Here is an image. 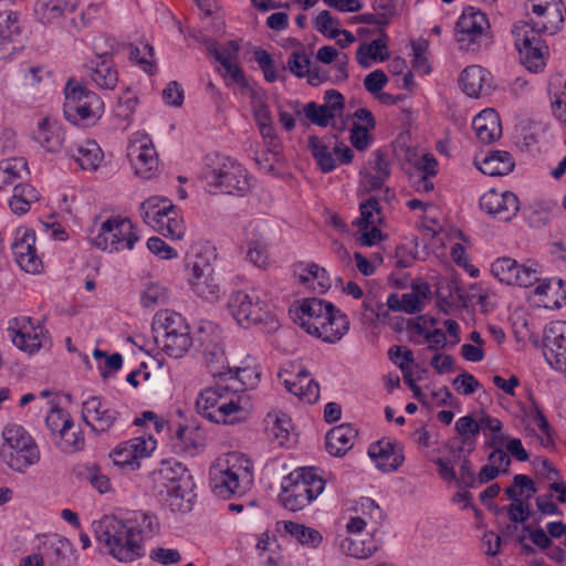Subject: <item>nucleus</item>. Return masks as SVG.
Returning <instances> with one entry per match:
<instances>
[{
  "instance_id": "obj_1",
  "label": "nucleus",
  "mask_w": 566,
  "mask_h": 566,
  "mask_svg": "<svg viewBox=\"0 0 566 566\" xmlns=\"http://www.w3.org/2000/svg\"><path fill=\"white\" fill-rule=\"evenodd\" d=\"M96 541L120 563H129L145 554V539L157 527L156 516L143 511L134 512L127 518L104 515L92 524Z\"/></svg>"
},
{
  "instance_id": "obj_2",
  "label": "nucleus",
  "mask_w": 566,
  "mask_h": 566,
  "mask_svg": "<svg viewBox=\"0 0 566 566\" xmlns=\"http://www.w3.org/2000/svg\"><path fill=\"white\" fill-rule=\"evenodd\" d=\"M293 321L308 335L336 344L349 329V319L332 302L318 297L296 301L290 310Z\"/></svg>"
},
{
  "instance_id": "obj_3",
  "label": "nucleus",
  "mask_w": 566,
  "mask_h": 566,
  "mask_svg": "<svg viewBox=\"0 0 566 566\" xmlns=\"http://www.w3.org/2000/svg\"><path fill=\"white\" fill-rule=\"evenodd\" d=\"M254 484L252 461L238 452L219 457L209 468V485L212 493L223 500L240 497Z\"/></svg>"
},
{
  "instance_id": "obj_4",
  "label": "nucleus",
  "mask_w": 566,
  "mask_h": 566,
  "mask_svg": "<svg viewBox=\"0 0 566 566\" xmlns=\"http://www.w3.org/2000/svg\"><path fill=\"white\" fill-rule=\"evenodd\" d=\"M202 176L211 192L237 197L247 196L253 180L238 159L221 153L206 156Z\"/></svg>"
},
{
  "instance_id": "obj_5",
  "label": "nucleus",
  "mask_w": 566,
  "mask_h": 566,
  "mask_svg": "<svg viewBox=\"0 0 566 566\" xmlns=\"http://www.w3.org/2000/svg\"><path fill=\"white\" fill-rule=\"evenodd\" d=\"M217 259V248L209 241L193 243L185 256L190 290L198 297L208 302L218 301L221 293L214 271Z\"/></svg>"
},
{
  "instance_id": "obj_6",
  "label": "nucleus",
  "mask_w": 566,
  "mask_h": 566,
  "mask_svg": "<svg viewBox=\"0 0 566 566\" xmlns=\"http://www.w3.org/2000/svg\"><path fill=\"white\" fill-rule=\"evenodd\" d=\"M41 459L38 443L18 423H8L1 432L0 461L14 472L23 473Z\"/></svg>"
},
{
  "instance_id": "obj_7",
  "label": "nucleus",
  "mask_w": 566,
  "mask_h": 566,
  "mask_svg": "<svg viewBox=\"0 0 566 566\" xmlns=\"http://www.w3.org/2000/svg\"><path fill=\"white\" fill-rule=\"evenodd\" d=\"M325 484L316 468L294 470L281 482L280 503L291 512L301 511L323 493Z\"/></svg>"
},
{
  "instance_id": "obj_8",
  "label": "nucleus",
  "mask_w": 566,
  "mask_h": 566,
  "mask_svg": "<svg viewBox=\"0 0 566 566\" xmlns=\"http://www.w3.org/2000/svg\"><path fill=\"white\" fill-rule=\"evenodd\" d=\"M242 395L229 386L216 385L202 390L196 401L198 412L214 423L232 424L243 419Z\"/></svg>"
},
{
  "instance_id": "obj_9",
  "label": "nucleus",
  "mask_w": 566,
  "mask_h": 566,
  "mask_svg": "<svg viewBox=\"0 0 566 566\" xmlns=\"http://www.w3.org/2000/svg\"><path fill=\"white\" fill-rule=\"evenodd\" d=\"M105 104L93 91L74 80L64 88L63 113L67 122L80 127L94 126L103 116Z\"/></svg>"
},
{
  "instance_id": "obj_10",
  "label": "nucleus",
  "mask_w": 566,
  "mask_h": 566,
  "mask_svg": "<svg viewBox=\"0 0 566 566\" xmlns=\"http://www.w3.org/2000/svg\"><path fill=\"white\" fill-rule=\"evenodd\" d=\"M139 240L137 226L128 217L116 214L101 222L91 241L104 252L118 253L133 250Z\"/></svg>"
},
{
  "instance_id": "obj_11",
  "label": "nucleus",
  "mask_w": 566,
  "mask_h": 566,
  "mask_svg": "<svg viewBox=\"0 0 566 566\" xmlns=\"http://www.w3.org/2000/svg\"><path fill=\"white\" fill-rule=\"evenodd\" d=\"M8 335L13 346L30 356L52 346L51 335L45 325L30 316H18L9 321Z\"/></svg>"
},
{
  "instance_id": "obj_12",
  "label": "nucleus",
  "mask_w": 566,
  "mask_h": 566,
  "mask_svg": "<svg viewBox=\"0 0 566 566\" xmlns=\"http://www.w3.org/2000/svg\"><path fill=\"white\" fill-rule=\"evenodd\" d=\"M269 295L261 286L249 291H235L228 300V308L235 322L243 328L261 323L268 313Z\"/></svg>"
},
{
  "instance_id": "obj_13",
  "label": "nucleus",
  "mask_w": 566,
  "mask_h": 566,
  "mask_svg": "<svg viewBox=\"0 0 566 566\" xmlns=\"http://www.w3.org/2000/svg\"><path fill=\"white\" fill-rule=\"evenodd\" d=\"M126 157L135 177L150 180L157 175L159 157L151 137L146 132L137 130L129 136Z\"/></svg>"
},
{
  "instance_id": "obj_14",
  "label": "nucleus",
  "mask_w": 566,
  "mask_h": 566,
  "mask_svg": "<svg viewBox=\"0 0 566 566\" xmlns=\"http://www.w3.org/2000/svg\"><path fill=\"white\" fill-rule=\"evenodd\" d=\"M156 449L157 440L153 436H138L117 443L111 450L109 459L120 471H137Z\"/></svg>"
},
{
  "instance_id": "obj_15",
  "label": "nucleus",
  "mask_w": 566,
  "mask_h": 566,
  "mask_svg": "<svg viewBox=\"0 0 566 566\" xmlns=\"http://www.w3.org/2000/svg\"><path fill=\"white\" fill-rule=\"evenodd\" d=\"M270 224L264 219H253L243 230V240L240 244L245 260L259 269H266L270 263Z\"/></svg>"
},
{
  "instance_id": "obj_16",
  "label": "nucleus",
  "mask_w": 566,
  "mask_h": 566,
  "mask_svg": "<svg viewBox=\"0 0 566 566\" xmlns=\"http://www.w3.org/2000/svg\"><path fill=\"white\" fill-rule=\"evenodd\" d=\"M512 32L522 64L531 72L542 71L546 64L548 48L539 38V33L530 30L527 22L515 24Z\"/></svg>"
},
{
  "instance_id": "obj_17",
  "label": "nucleus",
  "mask_w": 566,
  "mask_h": 566,
  "mask_svg": "<svg viewBox=\"0 0 566 566\" xmlns=\"http://www.w3.org/2000/svg\"><path fill=\"white\" fill-rule=\"evenodd\" d=\"M142 217L146 224L156 232L175 239L177 229V211L174 203L165 197L153 196L146 199L140 207Z\"/></svg>"
},
{
  "instance_id": "obj_18",
  "label": "nucleus",
  "mask_w": 566,
  "mask_h": 566,
  "mask_svg": "<svg viewBox=\"0 0 566 566\" xmlns=\"http://www.w3.org/2000/svg\"><path fill=\"white\" fill-rule=\"evenodd\" d=\"M491 272L500 282L520 287L532 286L542 275L537 262L528 260L526 263L520 264L509 256L496 259L491 264Z\"/></svg>"
},
{
  "instance_id": "obj_19",
  "label": "nucleus",
  "mask_w": 566,
  "mask_h": 566,
  "mask_svg": "<svg viewBox=\"0 0 566 566\" xmlns=\"http://www.w3.org/2000/svg\"><path fill=\"white\" fill-rule=\"evenodd\" d=\"M279 381L285 390L300 401L314 403L319 398V385L311 378L310 373L298 364H284L277 374Z\"/></svg>"
},
{
  "instance_id": "obj_20",
  "label": "nucleus",
  "mask_w": 566,
  "mask_h": 566,
  "mask_svg": "<svg viewBox=\"0 0 566 566\" xmlns=\"http://www.w3.org/2000/svg\"><path fill=\"white\" fill-rule=\"evenodd\" d=\"M490 28L485 13L474 7H467L455 23V40L461 50L474 52Z\"/></svg>"
},
{
  "instance_id": "obj_21",
  "label": "nucleus",
  "mask_w": 566,
  "mask_h": 566,
  "mask_svg": "<svg viewBox=\"0 0 566 566\" xmlns=\"http://www.w3.org/2000/svg\"><path fill=\"white\" fill-rule=\"evenodd\" d=\"M35 231L28 227H19L13 231L11 250L21 270L29 274L43 273L45 265L35 247Z\"/></svg>"
},
{
  "instance_id": "obj_22",
  "label": "nucleus",
  "mask_w": 566,
  "mask_h": 566,
  "mask_svg": "<svg viewBox=\"0 0 566 566\" xmlns=\"http://www.w3.org/2000/svg\"><path fill=\"white\" fill-rule=\"evenodd\" d=\"M220 332L217 325L210 321H200L193 326H190L179 315V353L188 352L192 346H197L200 352H206V348L213 347V344H219ZM181 354H179V357Z\"/></svg>"
},
{
  "instance_id": "obj_23",
  "label": "nucleus",
  "mask_w": 566,
  "mask_h": 566,
  "mask_svg": "<svg viewBox=\"0 0 566 566\" xmlns=\"http://www.w3.org/2000/svg\"><path fill=\"white\" fill-rule=\"evenodd\" d=\"M532 1V18L530 30L536 33H557L564 23V15L566 13L565 4L562 0H531Z\"/></svg>"
},
{
  "instance_id": "obj_24",
  "label": "nucleus",
  "mask_w": 566,
  "mask_h": 566,
  "mask_svg": "<svg viewBox=\"0 0 566 566\" xmlns=\"http://www.w3.org/2000/svg\"><path fill=\"white\" fill-rule=\"evenodd\" d=\"M543 355L556 371L566 375V322H551L544 331Z\"/></svg>"
},
{
  "instance_id": "obj_25",
  "label": "nucleus",
  "mask_w": 566,
  "mask_h": 566,
  "mask_svg": "<svg viewBox=\"0 0 566 566\" xmlns=\"http://www.w3.org/2000/svg\"><path fill=\"white\" fill-rule=\"evenodd\" d=\"M524 492L527 499L535 494L534 481L526 474H516L512 485L505 489L506 496L512 501L507 507V516L513 523H524L530 518L528 504L521 497Z\"/></svg>"
},
{
  "instance_id": "obj_26",
  "label": "nucleus",
  "mask_w": 566,
  "mask_h": 566,
  "mask_svg": "<svg viewBox=\"0 0 566 566\" xmlns=\"http://www.w3.org/2000/svg\"><path fill=\"white\" fill-rule=\"evenodd\" d=\"M480 208L500 221H510L520 210V200L512 191L490 189L480 198Z\"/></svg>"
},
{
  "instance_id": "obj_27",
  "label": "nucleus",
  "mask_w": 566,
  "mask_h": 566,
  "mask_svg": "<svg viewBox=\"0 0 566 566\" xmlns=\"http://www.w3.org/2000/svg\"><path fill=\"white\" fill-rule=\"evenodd\" d=\"M153 334L159 350L170 358L177 357V321L174 311L163 310L156 313L153 321Z\"/></svg>"
},
{
  "instance_id": "obj_28",
  "label": "nucleus",
  "mask_w": 566,
  "mask_h": 566,
  "mask_svg": "<svg viewBox=\"0 0 566 566\" xmlns=\"http://www.w3.org/2000/svg\"><path fill=\"white\" fill-rule=\"evenodd\" d=\"M76 167L82 171H97L104 163V151L98 143L91 138L73 142L65 151Z\"/></svg>"
},
{
  "instance_id": "obj_29",
  "label": "nucleus",
  "mask_w": 566,
  "mask_h": 566,
  "mask_svg": "<svg viewBox=\"0 0 566 566\" xmlns=\"http://www.w3.org/2000/svg\"><path fill=\"white\" fill-rule=\"evenodd\" d=\"M82 417L94 431L105 432L116 422L118 411L107 401L92 396L83 401Z\"/></svg>"
},
{
  "instance_id": "obj_30",
  "label": "nucleus",
  "mask_w": 566,
  "mask_h": 566,
  "mask_svg": "<svg viewBox=\"0 0 566 566\" xmlns=\"http://www.w3.org/2000/svg\"><path fill=\"white\" fill-rule=\"evenodd\" d=\"M76 7V0H38L34 12L44 24L66 28Z\"/></svg>"
},
{
  "instance_id": "obj_31",
  "label": "nucleus",
  "mask_w": 566,
  "mask_h": 566,
  "mask_svg": "<svg viewBox=\"0 0 566 566\" xmlns=\"http://www.w3.org/2000/svg\"><path fill=\"white\" fill-rule=\"evenodd\" d=\"M533 304L546 310H557L566 304V284L562 279L551 277L536 281Z\"/></svg>"
},
{
  "instance_id": "obj_32",
  "label": "nucleus",
  "mask_w": 566,
  "mask_h": 566,
  "mask_svg": "<svg viewBox=\"0 0 566 566\" xmlns=\"http://www.w3.org/2000/svg\"><path fill=\"white\" fill-rule=\"evenodd\" d=\"M22 25L19 14L12 10L0 12V60L11 57L19 49Z\"/></svg>"
},
{
  "instance_id": "obj_33",
  "label": "nucleus",
  "mask_w": 566,
  "mask_h": 566,
  "mask_svg": "<svg viewBox=\"0 0 566 566\" xmlns=\"http://www.w3.org/2000/svg\"><path fill=\"white\" fill-rule=\"evenodd\" d=\"M32 137L46 153H57L64 146L65 130L56 118L43 117L36 123Z\"/></svg>"
},
{
  "instance_id": "obj_34",
  "label": "nucleus",
  "mask_w": 566,
  "mask_h": 566,
  "mask_svg": "<svg viewBox=\"0 0 566 566\" xmlns=\"http://www.w3.org/2000/svg\"><path fill=\"white\" fill-rule=\"evenodd\" d=\"M492 74L480 65H469L460 74L459 84L469 97L489 95L492 91Z\"/></svg>"
},
{
  "instance_id": "obj_35",
  "label": "nucleus",
  "mask_w": 566,
  "mask_h": 566,
  "mask_svg": "<svg viewBox=\"0 0 566 566\" xmlns=\"http://www.w3.org/2000/svg\"><path fill=\"white\" fill-rule=\"evenodd\" d=\"M293 272L303 286L315 293L323 294L332 286L328 272L317 263L298 262L294 264Z\"/></svg>"
},
{
  "instance_id": "obj_36",
  "label": "nucleus",
  "mask_w": 566,
  "mask_h": 566,
  "mask_svg": "<svg viewBox=\"0 0 566 566\" xmlns=\"http://www.w3.org/2000/svg\"><path fill=\"white\" fill-rule=\"evenodd\" d=\"M474 164L482 174L489 176L507 175L515 166L512 155L505 150H490L476 156Z\"/></svg>"
},
{
  "instance_id": "obj_37",
  "label": "nucleus",
  "mask_w": 566,
  "mask_h": 566,
  "mask_svg": "<svg viewBox=\"0 0 566 566\" xmlns=\"http://www.w3.org/2000/svg\"><path fill=\"white\" fill-rule=\"evenodd\" d=\"M472 128L476 138L484 144H491L502 135L499 114L492 108H485L474 116Z\"/></svg>"
},
{
  "instance_id": "obj_38",
  "label": "nucleus",
  "mask_w": 566,
  "mask_h": 566,
  "mask_svg": "<svg viewBox=\"0 0 566 566\" xmlns=\"http://www.w3.org/2000/svg\"><path fill=\"white\" fill-rule=\"evenodd\" d=\"M232 373L233 377L227 379L238 384L237 387H230L238 389V394L254 389L261 380V367L256 358L251 355H247L239 366L232 368Z\"/></svg>"
},
{
  "instance_id": "obj_39",
  "label": "nucleus",
  "mask_w": 566,
  "mask_h": 566,
  "mask_svg": "<svg viewBox=\"0 0 566 566\" xmlns=\"http://www.w3.org/2000/svg\"><path fill=\"white\" fill-rule=\"evenodd\" d=\"M357 437V430L348 423L334 427L326 434V450L334 457H343L349 451Z\"/></svg>"
},
{
  "instance_id": "obj_40",
  "label": "nucleus",
  "mask_w": 566,
  "mask_h": 566,
  "mask_svg": "<svg viewBox=\"0 0 566 566\" xmlns=\"http://www.w3.org/2000/svg\"><path fill=\"white\" fill-rule=\"evenodd\" d=\"M279 533L290 535L302 546L317 548L323 541L322 534L312 527L292 521H279L275 524Z\"/></svg>"
},
{
  "instance_id": "obj_41",
  "label": "nucleus",
  "mask_w": 566,
  "mask_h": 566,
  "mask_svg": "<svg viewBox=\"0 0 566 566\" xmlns=\"http://www.w3.org/2000/svg\"><path fill=\"white\" fill-rule=\"evenodd\" d=\"M363 182L369 190H380L390 176V164L385 154L377 150L374 154V160L370 170L360 171Z\"/></svg>"
},
{
  "instance_id": "obj_42",
  "label": "nucleus",
  "mask_w": 566,
  "mask_h": 566,
  "mask_svg": "<svg viewBox=\"0 0 566 566\" xmlns=\"http://www.w3.org/2000/svg\"><path fill=\"white\" fill-rule=\"evenodd\" d=\"M28 171V163L21 157H11L0 160V191L19 185Z\"/></svg>"
},
{
  "instance_id": "obj_43",
  "label": "nucleus",
  "mask_w": 566,
  "mask_h": 566,
  "mask_svg": "<svg viewBox=\"0 0 566 566\" xmlns=\"http://www.w3.org/2000/svg\"><path fill=\"white\" fill-rule=\"evenodd\" d=\"M91 80L102 90H114L118 83V72L112 59L91 61Z\"/></svg>"
},
{
  "instance_id": "obj_44",
  "label": "nucleus",
  "mask_w": 566,
  "mask_h": 566,
  "mask_svg": "<svg viewBox=\"0 0 566 566\" xmlns=\"http://www.w3.org/2000/svg\"><path fill=\"white\" fill-rule=\"evenodd\" d=\"M40 199V192L30 184L15 185L9 198V208L17 216L30 211L31 206Z\"/></svg>"
},
{
  "instance_id": "obj_45",
  "label": "nucleus",
  "mask_w": 566,
  "mask_h": 566,
  "mask_svg": "<svg viewBox=\"0 0 566 566\" xmlns=\"http://www.w3.org/2000/svg\"><path fill=\"white\" fill-rule=\"evenodd\" d=\"M379 548V542L371 535L348 536L340 541V549L355 558H368Z\"/></svg>"
},
{
  "instance_id": "obj_46",
  "label": "nucleus",
  "mask_w": 566,
  "mask_h": 566,
  "mask_svg": "<svg viewBox=\"0 0 566 566\" xmlns=\"http://www.w3.org/2000/svg\"><path fill=\"white\" fill-rule=\"evenodd\" d=\"M205 433L199 427H181L179 424V454L195 457L205 449Z\"/></svg>"
},
{
  "instance_id": "obj_47",
  "label": "nucleus",
  "mask_w": 566,
  "mask_h": 566,
  "mask_svg": "<svg viewBox=\"0 0 566 566\" xmlns=\"http://www.w3.org/2000/svg\"><path fill=\"white\" fill-rule=\"evenodd\" d=\"M202 354L205 355L207 369L213 378L226 379L233 377L232 367L229 366L224 349L220 344H213V347L206 348V352Z\"/></svg>"
},
{
  "instance_id": "obj_48",
  "label": "nucleus",
  "mask_w": 566,
  "mask_h": 566,
  "mask_svg": "<svg viewBox=\"0 0 566 566\" xmlns=\"http://www.w3.org/2000/svg\"><path fill=\"white\" fill-rule=\"evenodd\" d=\"M307 147L322 172L328 174L336 169L334 148L329 147L317 136H310Z\"/></svg>"
},
{
  "instance_id": "obj_49",
  "label": "nucleus",
  "mask_w": 566,
  "mask_h": 566,
  "mask_svg": "<svg viewBox=\"0 0 566 566\" xmlns=\"http://www.w3.org/2000/svg\"><path fill=\"white\" fill-rule=\"evenodd\" d=\"M196 482L190 471L179 463V511L188 512L191 511L192 505L196 502Z\"/></svg>"
},
{
  "instance_id": "obj_50",
  "label": "nucleus",
  "mask_w": 566,
  "mask_h": 566,
  "mask_svg": "<svg viewBox=\"0 0 566 566\" xmlns=\"http://www.w3.org/2000/svg\"><path fill=\"white\" fill-rule=\"evenodd\" d=\"M138 105L137 96L130 91L125 92L114 107V117L118 120L117 126L127 129L133 122Z\"/></svg>"
},
{
  "instance_id": "obj_51",
  "label": "nucleus",
  "mask_w": 566,
  "mask_h": 566,
  "mask_svg": "<svg viewBox=\"0 0 566 566\" xmlns=\"http://www.w3.org/2000/svg\"><path fill=\"white\" fill-rule=\"evenodd\" d=\"M382 212L378 199L369 197L367 200L359 203V217L354 224L358 229L366 228V226H374L381 223Z\"/></svg>"
},
{
  "instance_id": "obj_52",
  "label": "nucleus",
  "mask_w": 566,
  "mask_h": 566,
  "mask_svg": "<svg viewBox=\"0 0 566 566\" xmlns=\"http://www.w3.org/2000/svg\"><path fill=\"white\" fill-rule=\"evenodd\" d=\"M59 448L66 453H73L84 447V434L78 426L72 421L67 429H63L57 436Z\"/></svg>"
},
{
  "instance_id": "obj_53",
  "label": "nucleus",
  "mask_w": 566,
  "mask_h": 566,
  "mask_svg": "<svg viewBox=\"0 0 566 566\" xmlns=\"http://www.w3.org/2000/svg\"><path fill=\"white\" fill-rule=\"evenodd\" d=\"M93 358L96 360L97 369L104 378L119 371L123 367V356L119 353L108 355L106 352L94 348L92 352Z\"/></svg>"
},
{
  "instance_id": "obj_54",
  "label": "nucleus",
  "mask_w": 566,
  "mask_h": 566,
  "mask_svg": "<svg viewBox=\"0 0 566 566\" xmlns=\"http://www.w3.org/2000/svg\"><path fill=\"white\" fill-rule=\"evenodd\" d=\"M502 429L503 424L500 419L486 413L480 417V432L483 431L485 436L490 433V437L485 441L488 448L501 447L503 444L504 434Z\"/></svg>"
},
{
  "instance_id": "obj_55",
  "label": "nucleus",
  "mask_w": 566,
  "mask_h": 566,
  "mask_svg": "<svg viewBox=\"0 0 566 566\" xmlns=\"http://www.w3.org/2000/svg\"><path fill=\"white\" fill-rule=\"evenodd\" d=\"M169 297L167 289L159 283H148L140 293V305L153 308L165 304Z\"/></svg>"
},
{
  "instance_id": "obj_56",
  "label": "nucleus",
  "mask_w": 566,
  "mask_h": 566,
  "mask_svg": "<svg viewBox=\"0 0 566 566\" xmlns=\"http://www.w3.org/2000/svg\"><path fill=\"white\" fill-rule=\"evenodd\" d=\"M208 52L210 56L223 66L239 60L240 44L235 40H230L222 45L213 44L209 46Z\"/></svg>"
},
{
  "instance_id": "obj_57",
  "label": "nucleus",
  "mask_w": 566,
  "mask_h": 566,
  "mask_svg": "<svg viewBox=\"0 0 566 566\" xmlns=\"http://www.w3.org/2000/svg\"><path fill=\"white\" fill-rule=\"evenodd\" d=\"M228 87L238 85L241 88L249 87V81L239 63V60L228 63L218 70Z\"/></svg>"
},
{
  "instance_id": "obj_58",
  "label": "nucleus",
  "mask_w": 566,
  "mask_h": 566,
  "mask_svg": "<svg viewBox=\"0 0 566 566\" xmlns=\"http://www.w3.org/2000/svg\"><path fill=\"white\" fill-rule=\"evenodd\" d=\"M429 291L427 285L417 286L411 293H406L401 296L399 308L408 314H416L422 311L424 306L423 297Z\"/></svg>"
},
{
  "instance_id": "obj_59",
  "label": "nucleus",
  "mask_w": 566,
  "mask_h": 566,
  "mask_svg": "<svg viewBox=\"0 0 566 566\" xmlns=\"http://www.w3.org/2000/svg\"><path fill=\"white\" fill-rule=\"evenodd\" d=\"M279 547L276 537L268 532L256 537L255 548L260 557L264 558L269 565H277L276 548Z\"/></svg>"
},
{
  "instance_id": "obj_60",
  "label": "nucleus",
  "mask_w": 566,
  "mask_h": 566,
  "mask_svg": "<svg viewBox=\"0 0 566 566\" xmlns=\"http://www.w3.org/2000/svg\"><path fill=\"white\" fill-rule=\"evenodd\" d=\"M304 115L311 123L319 127L328 126L329 122L335 118L327 107L315 102H310L305 105Z\"/></svg>"
},
{
  "instance_id": "obj_61",
  "label": "nucleus",
  "mask_w": 566,
  "mask_h": 566,
  "mask_svg": "<svg viewBox=\"0 0 566 566\" xmlns=\"http://www.w3.org/2000/svg\"><path fill=\"white\" fill-rule=\"evenodd\" d=\"M338 20L335 19L327 10L319 12L314 21L315 29L328 39H336L339 36L340 29H338Z\"/></svg>"
},
{
  "instance_id": "obj_62",
  "label": "nucleus",
  "mask_w": 566,
  "mask_h": 566,
  "mask_svg": "<svg viewBox=\"0 0 566 566\" xmlns=\"http://www.w3.org/2000/svg\"><path fill=\"white\" fill-rule=\"evenodd\" d=\"M353 512L358 514V516L366 521V524L369 525L371 522H376L377 517H380L381 510L376 501L371 497H360L356 505L353 509Z\"/></svg>"
},
{
  "instance_id": "obj_63",
  "label": "nucleus",
  "mask_w": 566,
  "mask_h": 566,
  "mask_svg": "<svg viewBox=\"0 0 566 566\" xmlns=\"http://www.w3.org/2000/svg\"><path fill=\"white\" fill-rule=\"evenodd\" d=\"M130 60L136 62L146 73H153L154 52L148 43H140L132 49Z\"/></svg>"
},
{
  "instance_id": "obj_64",
  "label": "nucleus",
  "mask_w": 566,
  "mask_h": 566,
  "mask_svg": "<svg viewBox=\"0 0 566 566\" xmlns=\"http://www.w3.org/2000/svg\"><path fill=\"white\" fill-rule=\"evenodd\" d=\"M72 421L70 413L59 407H51L45 419L48 428L55 436H57L63 429H67V426H70Z\"/></svg>"
}]
</instances>
